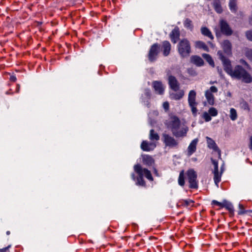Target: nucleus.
Wrapping results in <instances>:
<instances>
[{"instance_id":"nucleus-1","label":"nucleus","mask_w":252,"mask_h":252,"mask_svg":"<svg viewBox=\"0 0 252 252\" xmlns=\"http://www.w3.org/2000/svg\"><path fill=\"white\" fill-rule=\"evenodd\" d=\"M218 55L222 62L224 70L232 77L241 79L246 83L252 82V77L251 75L241 66L237 65L232 69L230 61L223 55L221 51L218 52Z\"/></svg>"},{"instance_id":"nucleus-2","label":"nucleus","mask_w":252,"mask_h":252,"mask_svg":"<svg viewBox=\"0 0 252 252\" xmlns=\"http://www.w3.org/2000/svg\"><path fill=\"white\" fill-rule=\"evenodd\" d=\"M134 171L138 174L137 178V185L142 186H145V182L143 179V176L150 181H153V178L151 172L146 168H143L139 164H136L134 166Z\"/></svg>"},{"instance_id":"nucleus-3","label":"nucleus","mask_w":252,"mask_h":252,"mask_svg":"<svg viewBox=\"0 0 252 252\" xmlns=\"http://www.w3.org/2000/svg\"><path fill=\"white\" fill-rule=\"evenodd\" d=\"M178 52L183 58L189 56L191 52L190 45L187 39H183L179 43Z\"/></svg>"},{"instance_id":"nucleus-4","label":"nucleus","mask_w":252,"mask_h":252,"mask_svg":"<svg viewBox=\"0 0 252 252\" xmlns=\"http://www.w3.org/2000/svg\"><path fill=\"white\" fill-rule=\"evenodd\" d=\"M162 141L165 147L171 148H177L178 146V141L172 136L166 132L162 134Z\"/></svg>"},{"instance_id":"nucleus-5","label":"nucleus","mask_w":252,"mask_h":252,"mask_svg":"<svg viewBox=\"0 0 252 252\" xmlns=\"http://www.w3.org/2000/svg\"><path fill=\"white\" fill-rule=\"evenodd\" d=\"M182 123L180 119L174 115H170L164 123L165 125L170 131H172Z\"/></svg>"},{"instance_id":"nucleus-6","label":"nucleus","mask_w":252,"mask_h":252,"mask_svg":"<svg viewBox=\"0 0 252 252\" xmlns=\"http://www.w3.org/2000/svg\"><path fill=\"white\" fill-rule=\"evenodd\" d=\"M188 130V127L182 123L179 126L175 128L172 131H171L173 135L176 138H183L187 136Z\"/></svg>"},{"instance_id":"nucleus-7","label":"nucleus","mask_w":252,"mask_h":252,"mask_svg":"<svg viewBox=\"0 0 252 252\" xmlns=\"http://www.w3.org/2000/svg\"><path fill=\"white\" fill-rule=\"evenodd\" d=\"M187 175L189 183V188L191 189H197L198 184L196 172L193 169H189L187 172Z\"/></svg>"},{"instance_id":"nucleus-8","label":"nucleus","mask_w":252,"mask_h":252,"mask_svg":"<svg viewBox=\"0 0 252 252\" xmlns=\"http://www.w3.org/2000/svg\"><path fill=\"white\" fill-rule=\"evenodd\" d=\"M219 26L222 34L226 36H230L233 34V30L226 21L220 19L219 23Z\"/></svg>"},{"instance_id":"nucleus-9","label":"nucleus","mask_w":252,"mask_h":252,"mask_svg":"<svg viewBox=\"0 0 252 252\" xmlns=\"http://www.w3.org/2000/svg\"><path fill=\"white\" fill-rule=\"evenodd\" d=\"M196 95V92L193 90H191L189 92L188 96L189 105L191 107V112L194 115H196L197 111L196 108L197 103L195 101Z\"/></svg>"},{"instance_id":"nucleus-10","label":"nucleus","mask_w":252,"mask_h":252,"mask_svg":"<svg viewBox=\"0 0 252 252\" xmlns=\"http://www.w3.org/2000/svg\"><path fill=\"white\" fill-rule=\"evenodd\" d=\"M167 75L168 76V81L170 88L174 91H177L180 87V84L175 77L171 75V71L167 70Z\"/></svg>"},{"instance_id":"nucleus-11","label":"nucleus","mask_w":252,"mask_h":252,"mask_svg":"<svg viewBox=\"0 0 252 252\" xmlns=\"http://www.w3.org/2000/svg\"><path fill=\"white\" fill-rule=\"evenodd\" d=\"M211 160L214 166V180L215 181V183L217 186H218V184L220 182L221 174L222 172V171L221 170L220 173L219 172L218 170V162L216 161L215 160L213 159V158H211Z\"/></svg>"},{"instance_id":"nucleus-12","label":"nucleus","mask_w":252,"mask_h":252,"mask_svg":"<svg viewBox=\"0 0 252 252\" xmlns=\"http://www.w3.org/2000/svg\"><path fill=\"white\" fill-rule=\"evenodd\" d=\"M217 91L218 89L216 87L212 86L210 90L205 92V96L209 104L213 105L214 104V96L212 93H217Z\"/></svg>"},{"instance_id":"nucleus-13","label":"nucleus","mask_w":252,"mask_h":252,"mask_svg":"<svg viewBox=\"0 0 252 252\" xmlns=\"http://www.w3.org/2000/svg\"><path fill=\"white\" fill-rule=\"evenodd\" d=\"M159 51V46L158 44L153 45L149 51V59L151 62L155 61Z\"/></svg>"},{"instance_id":"nucleus-14","label":"nucleus","mask_w":252,"mask_h":252,"mask_svg":"<svg viewBox=\"0 0 252 252\" xmlns=\"http://www.w3.org/2000/svg\"><path fill=\"white\" fill-rule=\"evenodd\" d=\"M207 141L208 145V147L209 148L213 149L214 151L217 152L218 154L219 158H220L221 156V152L219 149L217 145H216L215 142L211 138L207 137Z\"/></svg>"},{"instance_id":"nucleus-15","label":"nucleus","mask_w":252,"mask_h":252,"mask_svg":"<svg viewBox=\"0 0 252 252\" xmlns=\"http://www.w3.org/2000/svg\"><path fill=\"white\" fill-rule=\"evenodd\" d=\"M180 31L178 27L175 28L170 34V37L173 43H176L180 37Z\"/></svg>"},{"instance_id":"nucleus-16","label":"nucleus","mask_w":252,"mask_h":252,"mask_svg":"<svg viewBox=\"0 0 252 252\" xmlns=\"http://www.w3.org/2000/svg\"><path fill=\"white\" fill-rule=\"evenodd\" d=\"M156 145L153 143H149L146 141H143L141 145V149L145 151H150L156 147Z\"/></svg>"},{"instance_id":"nucleus-17","label":"nucleus","mask_w":252,"mask_h":252,"mask_svg":"<svg viewBox=\"0 0 252 252\" xmlns=\"http://www.w3.org/2000/svg\"><path fill=\"white\" fill-rule=\"evenodd\" d=\"M190 62L197 66H201L204 64V61L202 59L196 55L192 56L190 58Z\"/></svg>"},{"instance_id":"nucleus-18","label":"nucleus","mask_w":252,"mask_h":252,"mask_svg":"<svg viewBox=\"0 0 252 252\" xmlns=\"http://www.w3.org/2000/svg\"><path fill=\"white\" fill-rule=\"evenodd\" d=\"M221 46L226 54L229 55L231 53L232 44L229 40H224L223 41Z\"/></svg>"},{"instance_id":"nucleus-19","label":"nucleus","mask_w":252,"mask_h":252,"mask_svg":"<svg viewBox=\"0 0 252 252\" xmlns=\"http://www.w3.org/2000/svg\"><path fill=\"white\" fill-rule=\"evenodd\" d=\"M152 85L156 93L159 94H162L164 92V88L161 82L154 81Z\"/></svg>"},{"instance_id":"nucleus-20","label":"nucleus","mask_w":252,"mask_h":252,"mask_svg":"<svg viewBox=\"0 0 252 252\" xmlns=\"http://www.w3.org/2000/svg\"><path fill=\"white\" fill-rule=\"evenodd\" d=\"M142 162L144 164L147 166H151L154 163V158L148 155H142Z\"/></svg>"},{"instance_id":"nucleus-21","label":"nucleus","mask_w":252,"mask_h":252,"mask_svg":"<svg viewBox=\"0 0 252 252\" xmlns=\"http://www.w3.org/2000/svg\"><path fill=\"white\" fill-rule=\"evenodd\" d=\"M161 49L163 50V55L165 56H167L170 53L171 50V44L168 41H165L162 43Z\"/></svg>"},{"instance_id":"nucleus-22","label":"nucleus","mask_w":252,"mask_h":252,"mask_svg":"<svg viewBox=\"0 0 252 252\" xmlns=\"http://www.w3.org/2000/svg\"><path fill=\"white\" fill-rule=\"evenodd\" d=\"M198 139H194L188 147V155H191L196 150Z\"/></svg>"},{"instance_id":"nucleus-23","label":"nucleus","mask_w":252,"mask_h":252,"mask_svg":"<svg viewBox=\"0 0 252 252\" xmlns=\"http://www.w3.org/2000/svg\"><path fill=\"white\" fill-rule=\"evenodd\" d=\"M200 30H201V33L203 35L208 37V38H209L211 39H214V36H213V34H212V32H211V31L209 30V29L208 28H207L206 27H202L201 28Z\"/></svg>"},{"instance_id":"nucleus-24","label":"nucleus","mask_w":252,"mask_h":252,"mask_svg":"<svg viewBox=\"0 0 252 252\" xmlns=\"http://www.w3.org/2000/svg\"><path fill=\"white\" fill-rule=\"evenodd\" d=\"M222 207H225L228 210L231 216L234 214V209L232 204L227 201L224 200L223 201V205Z\"/></svg>"},{"instance_id":"nucleus-25","label":"nucleus","mask_w":252,"mask_h":252,"mask_svg":"<svg viewBox=\"0 0 252 252\" xmlns=\"http://www.w3.org/2000/svg\"><path fill=\"white\" fill-rule=\"evenodd\" d=\"M213 6L217 12L221 13L222 12V8L221 6L220 0H214L213 2Z\"/></svg>"},{"instance_id":"nucleus-26","label":"nucleus","mask_w":252,"mask_h":252,"mask_svg":"<svg viewBox=\"0 0 252 252\" xmlns=\"http://www.w3.org/2000/svg\"><path fill=\"white\" fill-rule=\"evenodd\" d=\"M184 95V91L183 90H180L176 93H173L171 94V98L175 100H179Z\"/></svg>"},{"instance_id":"nucleus-27","label":"nucleus","mask_w":252,"mask_h":252,"mask_svg":"<svg viewBox=\"0 0 252 252\" xmlns=\"http://www.w3.org/2000/svg\"><path fill=\"white\" fill-rule=\"evenodd\" d=\"M149 138L152 141H158L159 139V136L157 132H156L154 129H151L150 130Z\"/></svg>"},{"instance_id":"nucleus-28","label":"nucleus","mask_w":252,"mask_h":252,"mask_svg":"<svg viewBox=\"0 0 252 252\" xmlns=\"http://www.w3.org/2000/svg\"><path fill=\"white\" fill-rule=\"evenodd\" d=\"M202 57L204 59L209 63L210 65L214 66V62L212 58V57L209 55L207 54H203Z\"/></svg>"},{"instance_id":"nucleus-29","label":"nucleus","mask_w":252,"mask_h":252,"mask_svg":"<svg viewBox=\"0 0 252 252\" xmlns=\"http://www.w3.org/2000/svg\"><path fill=\"white\" fill-rule=\"evenodd\" d=\"M229 5L230 10L236 12L237 10L236 0H230Z\"/></svg>"},{"instance_id":"nucleus-30","label":"nucleus","mask_w":252,"mask_h":252,"mask_svg":"<svg viewBox=\"0 0 252 252\" xmlns=\"http://www.w3.org/2000/svg\"><path fill=\"white\" fill-rule=\"evenodd\" d=\"M196 46L198 48L203 49L204 50H205L206 51H208V47L205 44V43L202 41H198L196 42Z\"/></svg>"},{"instance_id":"nucleus-31","label":"nucleus","mask_w":252,"mask_h":252,"mask_svg":"<svg viewBox=\"0 0 252 252\" xmlns=\"http://www.w3.org/2000/svg\"><path fill=\"white\" fill-rule=\"evenodd\" d=\"M178 183H179V184L181 186H183L185 184L184 170H182L180 173V175H179V179H178Z\"/></svg>"},{"instance_id":"nucleus-32","label":"nucleus","mask_w":252,"mask_h":252,"mask_svg":"<svg viewBox=\"0 0 252 252\" xmlns=\"http://www.w3.org/2000/svg\"><path fill=\"white\" fill-rule=\"evenodd\" d=\"M184 26L186 28L189 29L190 30H192L193 27L191 20L188 18H187L185 20Z\"/></svg>"},{"instance_id":"nucleus-33","label":"nucleus","mask_w":252,"mask_h":252,"mask_svg":"<svg viewBox=\"0 0 252 252\" xmlns=\"http://www.w3.org/2000/svg\"><path fill=\"white\" fill-rule=\"evenodd\" d=\"M230 118L231 120L234 121L237 118V114L236 111L234 108H231L230 110Z\"/></svg>"},{"instance_id":"nucleus-34","label":"nucleus","mask_w":252,"mask_h":252,"mask_svg":"<svg viewBox=\"0 0 252 252\" xmlns=\"http://www.w3.org/2000/svg\"><path fill=\"white\" fill-rule=\"evenodd\" d=\"M208 113L211 116H216L218 115V111L216 108L212 107L209 109Z\"/></svg>"},{"instance_id":"nucleus-35","label":"nucleus","mask_w":252,"mask_h":252,"mask_svg":"<svg viewBox=\"0 0 252 252\" xmlns=\"http://www.w3.org/2000/svg\"><path fill=\"white\" fill-rule=\"evenodd\" d=\"M188 73L189 75L192 76H195L197 75L196 71L192 68H189L188 69Z\"/></svg>"},{"instance_id":"nucleus-36","label":"nucleus","mask_w":252,"mask_h":252,"mask_svg":"<svg viewBox=\"0 0 252 252\" xmlns=\"http://www.w3.org/2000/svg\"><path fill=\"white\" fill-rule=\"evenodd\" d=\"M203 118L205 119V121L206 122H209L211 120V117L210 115L206 112L203 113Z\"/></svg>"},{"instance_id":"nucleus-37","label":"nucleus","mask_w":252,"mask_h":252,"mask_svg":"<svg viewBox=\"0 0 252 252\" xmlns=\"http://www.w3.org/2000/svg\"><path fill=\"white\" fill-rule=\"evenodd\" d=\"M239 207L240 209V211L238 212L239 215H242L248 212V211L244 210V208L243 205L240 204L239 205Z\"/></svg>"},{"instance_id":"nucleus-38","label":"nucleus","mask_w":252,"mask_h":252,"mask_svg":"<svg viewBox=\"0 0 252 252\" xmlns=\"http://www.w3.org/2000/svg\"><path fill=\"white\" fill-rule=\"evenodd\" d=\"M246 35L248 40L252 41V31H248L246 32Z\"/></svg>"},{"instance_id":"nucleus-39","label":"nucleus","mask_w":252,"mask_h":252,"mask_svg":"<svg viewBox=\"0 0 252 252\" xmlns=\"http://www.w3.org/2000/svg\"><path fill=\"white\" fill-rule=\"evenodd\" d=\"M246 56L247 57V58L251 61H252V50H249L247 52H246Z\"/></svg>"},{"instance_id":"nucleus-40","label":"nucleus","mask_w":252,"mask_h":252,"mask_svg":"<svg viewBox=\"0 0 252 252\" xmlns=\"http://www.w3.org/2000/svg\"><path fill=\"white\" fill-rule=\"evenodd\" d=\"M11 247V245H9L6 247L0 249V252H6Z\"/></svg>"},{"instance_id":"nucleus-41","label":"nucleus","mask_w":252,"mask_h":252,"mask_svg":"<svg viewBox=\"0 0 252 252\" xmlns=\"http://www.w3.org/2000/svg\"><path fill=\"white\" fill-rule=\"evenodd\" d=\"M213 204L218 205L221 207H222L223 205V202H219L218 201L216 200H213L212 202Z\"/></svg>"},{"instance_id":"nucleus-42","label":"nucleus","mask_w":252,"mask_h":252,"mask_svg":"<svg viewBox=\"0 0 252 252\" xmlns=\"http://www.w3.org/2000/svg\"><path fill=\"white\" fill-rule=\"evenodd\" d=\"M9 80L11 82H15L17 80L15 75L13 74V75H11L10 76Z\"/></svg>"},{"instance_id":"nucleus-43","label":"nucleus","mask_w":252,"mask_h":252,"mask_svg":"<svg viewBox=\"0 0 252 252\" xmlns=\"http://www.w3.org/2000/svg\"><path fill=\"white\" fill-rule=\"evenodd\" d=\"M163 107L165 110H167L169 109V103L167 102H164L163 104Z\"/></svg>"},{"instance_id":"nucleus-44","label":"nucleus","mask_w":252,"mask_h":252,"mask_svg":"<svg viewBox=\"0 0 252 252\" xmlns=\"http://www.w3.org/2000/svg\"><path fill=\"white\" fill-rule=\"evenodd\" d=\"M249 148L252 150V136L250 138V143L249 145Z\"/></svg>"},{"instance_id":"nucleus-45","label":"nucleus","mask_w":252,"mask_h":252,"mask_svg":"<svg viewBox=\"0 0 252 252\" xmlns=\"http://www.w3.org/2000/svg\"><path fill=\"white\" fill-rule=\"evenodd\" d=\"M240 63H242V64H243L245 65L246 66H247V67H249V64H248L245 61H244V60H242H242H240Z\"/></svg>"},{"instance_id":"nucleus-46","label":"nucleus","mask_w":252,"mask_h":252,"mask_svg":"<svg viewBox=\"0 0 252 252\" xmlns=\"http://www.w3.org/2000/svg\"><path fill=\"white\" fill-rule=\"evenodd\" d=\"M20 88V85L19 84H17V87H16V92L17 93H19V92Z\"/></svg>"},{"instance_id":"nucleus-47","label":"nucleus","mask_w":252,"mask_h":252,"mask_svg":"<svg viewBox=\"0 0 252 252\" xmlns=\"http://www.w3.org/2000/svg\"><path fill=\"white\" fill-rule=\"evenodd\" d=\"M244 108L246 109H249V106L248 104L246 102H245L244 104Z\"/></svg>"},{"instance_id":"nucleus-48","label":"nucleus","mask_w":252,"mask_h":252,"mask_svg":"<svg viewBox=\"0 0 252 252\" xmlns=\"http://www.w3.org/2000/svg\"><path fill=\"white\" fill-rule=\"evenodd\" d=\"M218 72H219V74H220V75L221 76V77H223V75L222 74V70L221 69H219V68L218 69Z\"/></svg>"},{"instance_id":"nucleus-49","label":"nucleus","mask_w":252,"mask_h":252,"mask_svg":"<svg viewBox=\"0 0 252 252\" xmlns=\"http://www.w3.org/2000/svg\"><path fill=\"white\" fill-rule=\"evenodd\" d=\"M6 234L7 235H9L10 234V231H7L6 232Z\"/></svg>"},{"instance_id":"nucleus-50","label":"nucleus","mask_w":252,"mask_h":252,"mask_svg":"<svg viewBox=\"0 0 252 252\" xmlns=\"http://www.w3.org/2000/svg\"><path fill=\"white\" fill-rule=\"evenodd\" d=\"M185 203H186V204L187 205H188L189 204V201H185Z\"/></svg>"},{"instance_id":"nucleus-51","label":"nucleus","mask_w":252,"mask_h":252,"mask_svg":"<svg viewBox=\"0 0 252 252\" xmlns=\"http://www.w3.org/2000/svg\"><path fill=\"white\" fill-rule=\"evenodd\" d=\"M132 178H133V179H135V176H134V174H132Z\"/></svg>"},{"instance_id":"nucleus-52","label":"nucleus","mask_w":252,"mask_h":252,"mask_svg":"<svg viewBox=\"0 0 252 252\" xmlns=\"http://www.w3.org/2000/svg\"><path fill=\"white\" fill-rule=\"evenodd\" d=\"M38 23H39V24L41 25V24H42V22H38Z\"/></svg>"}]
</instances>
